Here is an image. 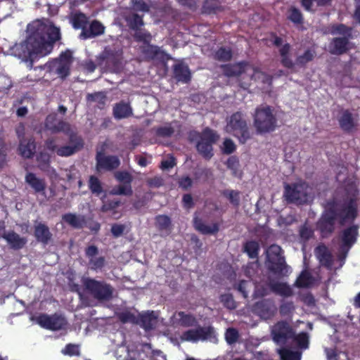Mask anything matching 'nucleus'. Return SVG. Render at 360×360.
Segmentation results:
<instances>
[{
	"instance_id": "obj_1",
	"label": "nucleus",
	"mask_w": 360,
	"mask_h": 360,
	"mask_svg": "<svg viewBox=\"0 0 360 360\" xmlns=\"http://www.w3.org/2000/svg\"><path fill=\"white\" fill-rule=\"evenodd\" d=\"M344 192V195L333 196L326 201L325 209L316 222V229L323 238L335 231L336 222L344 226L353 224L358 217L359 189L356 181H347Z\"/></svg>"
},
{
	"instance_id": "obj_2",
	"label": "nucleus",
	"mask_w": 360,
	"mask_h": 360,
	"mask_svg": "<svg viewBox=\"0 0 360 360\" xmlns=\"http://www.w3.org/2000/svg\"><path fill=\"white\" fill-rule=\"evenodd\" d=\"M28 36L25 41L27 50V61L30 68L40 57L50 53L54 43L60 39V28L50 20H35L27 25Z\"/></svg>"
},
{
	"instance_id": "obj_3",
	"label": "nucleus",
	"mask_w": 360,
	"mask_h": 360,
	"mask_svg": "<svg viewBox=\"0 0 360 360\" xmlns=\"http://www.w3.org/2000/svg\"><path fill=\"white\" fill-rule=\"evenodd\" d=\"M252 117L254 127L258 134H265L276 130L277 118L272 107L260 105L255 108Z\"/></svg>"
},
{
	"instance_id": "obj_4",
	"label": "nucleus",
	"mask_w": 360,
	"mask_h": 360,
	"mask_svg": "<svg viewBox=\"0 0 360 360\" xmlns=\"http://www.w3.org/2000/svg\"><path fill=\"white\" fill-rule=\"evenodd\" d=\"M226 131L238 139L240 144H245L252 138L245 115L240 111L233 113L227 120Z\"/></svg>"
},
{
	"instance_id": "obj_5",
	"label": "nucleus",
	"mask_w": 360,
	"mask_h": 360,
	"mask_svg": "<svg viewBox=\"0 0 360 360\" xmlns=\"http://www.w3.org/2000/svg\"><path fill=\"white\" fill-rule=\"evenodd\" d=\"M271 292L283 297L293 295L292 289L287 283L276 281L268 277L266 281H262L255 285L253 296L255 298H262Z\"/></svg>"
},
{
	"instance_id": "obj_6",
	"label": "nucleus",
	"mask_w": 360,
	"mask_h": 360,
	"mask_svg": "<svg viewBox=\"0 0 360 360\" xmlns=\"http://www.w3.org/2000/svg\"><path fill=\"white\" fill-rule=\"evenodd\" d=\"M82 284L85 290L98 301L108 302L113 297V287L104 281L84 278L82 279Z\"/></svg>"
},
{
	"instance_id": "obj_7",
	"label": "nucleus",
	"mask_w": 360,
	"mask_h": 360,
	"mask_svg": "<svg viewBox=\"0 0 360 360\" xmlns=\"http://www.w3.org/2000/svg\"><path fill=\"white\" fill-rule=\"evenodd\" d=\"M290 49L291 46L289 43H285L279 49L281 63L287 69H292L295 65L304 68L307 64L312 61L316 56V51L308 49L304 51L303 54L297 56L295 62H293L290 56Z\"/></svg>"
},
{
	"instance_id": "obj_8",
	"label": "nucleus",
	"mask_w": 360,
	"mask_h": 360,
	"mask_svg": "<svg viewBox=\"0 0 360 360\" xmlns=\"http://www.w3.org/2000/svg\"><path fill=\"white\" fill-rule=\"evenodd\" d=\"M283 197L288 203L297 205L306 204L309 198V185L305 181L286 184L284 186Z\"/></svg>"
},
{
	"instance_id": "obj_9",
	"label": "nucleus",
	"mask_w": 360,
	"mask_h": 360,
	"mask_svg": "<svg viewBox=\"0 0 360 360\" xmlns=\"http://www.w3.org/2000/svg\"><path fill=\"white\" fill-rule=\"evenodd\" d=\"M282 253L283 250L279 245H270L267 250V266L268 269L275 274L287 276L288 267Z\"/></svg>"
},
{
	"instance_id": "obj_10",
	"label": "nucleus",
	"mask_w": 360,
	"mask_h": 360,
	"mask_svg": "<svg viewBox=\"0 0 360 360\" xmlns=\"http://www.w3.org/2000/svg\"><path fill=\"white\" fill-rule=\"evenodd\" d=\"M115 178L121 184L113 187L110 193L114 195L131 196L133 194V176L127 171H118L115 172Z\"/></svg>"
},
{
	"instance_id": "obj_11",
	"label": "nucleus",
	"mask_w": 360,
	"mask_h": 360,
	"mask_svg": "<svg viewBox=\"0 0 360 360\" xmlns=\"http://www.w3.org/2000/svg\"><path fill=\"white\" fill-rule=\"evenodd\" d=\"M359 235V225L352 224L345 229L340 234V256L345 259L347 257L348 251L356 243Z\"/></svg>"
},
{
	"instance_id": "obj_12",
	"label": "nucleus",
	"mask_w": 360,
	"mask_h": 360,
	"mask_svg": "<svg viewBox=\"0 0 360 360\" xmlns=\"http://www.w3.org/2000/svg\"><path fill=\"white\" fill-rule=\"evenodd\" d=\"M37 322L42 328L51 330H61L67 325L65 318L63 315L56 313L51 316L41 314L37 316Z\"/></svg>"
},
{
	"instance_id": "obj_13",
	"label": "nucleus",
	"mask_w": 360,
	"mask_h": 360,
	"mask_svg": "<svg viewBox=\"0 0 360 360\" xmlns=\"http://www.w3.org/2000/svg\"><path fill=\"white\" fill-rule=\"evenodd\" d=\"M273 340L277 344H285L292 339L295 333L290 324L285 321H278L271 329Z\"/></svg>"
},
{
	"instance_id": "obj_14",
	"label": "nucleus",
	"mask_w": 360,
	"mask_h": 360,
	"mask_svg": "<svg viewBox=\"0 0 360 360\" xmlns=\"http://www.w3.org/2000/svg\"><path fill=\"white\" fill-rule=\"evenodd\" d=\"M214 334V329L211 326H198L195 329H190L184 332L181 336L183 341L196 342L198 340H205L210 338Z\"/></svg>"
},
{
	"instance_id": "obj_15",
	"label": "nucleus",
	"mask_w": 360,
	"mask_h": 360,
	"mask_svg": "<svg viewBox=\"0 0 360 360\" xmlns=\"http://www.w3.org/2000/svg\"><path fill=\"white\" fill-rule=\"evenodd\" d=\"M254 311L262 319H271L277 312V307L272 299H263L257 302L253 306Z\"/></svg>"
},
{
	"instance_id": "obj_16",
	"label": "nucleus",
	"mask_w": 360,
	"mask_h": 360,
	"mask_svg": "<svg viewBox=\"0 0 360 360\" xmlns=\"http://www.w3.org/2000/svg\"><path fill=\"white\" fill-rule=\"evenodd\" d=\"M70 144L59 147L56 154L60 157H68L82 150L84 147V141L76 134H71L69 139Z\"/></svg>"
},
{
	"instance_id": "obj_17",
	"label": "nucleus",
	"mask_w": 360,
	"mask_h": 360,
	"mask_svg": "<svg viewBox=\"0 0 360 360\" xmlns=\"http://www.w3.org/2000/svg\"><path fill=\"white\" fill-rule=\"evenodd\" d=\"M96 160L98 170L112 171L120 165V160L116 155H105L98 152L96 154Z\"/></svg>"
},
{
	"instance_id": "obj_18",
	"label": "nucleus",
	"mask_w": 360,
	"mask_h": 360,
	"mask_svg": "<svg viewBox=\"0 0 360 360\" xmlns=\"http://www.w3.org/2000/svg\"><path fill=\"white\" fill-rule=\"evenodd\" d=\"M84 252L86 257L89 259V266L91 270L97 271L105 266L104 257H96L98 254V248L96 245H89L85 248Z\"/></svg>"
},
{
	"instance_id": "obj_19",
	"label": "nucleus",
	"mask_w": 360,
	"mask_h": 360,
	"mask_svg": "<svg viewBox=\"0 0 360 360\" xmlns=\"http://www.w3.org/2000/svg\"><path fill=\"white\" fill-rule=\"evenodd\" d=\"M250 66L247 61L243 60L235 63L224 64L220 66L224 76L227 77H239Z\"/></svg>"
},
{
	"instance_id": "obj_20",
	"label": "nucleus",
	"mask_w": 360,
	"mask_h": 360,
	"mask_svg": "<svg viewBox=\"0 0 360 360\" xmlns=\"http://www.w3.org/2000/svg\"><path fill=\"white\" fill-rule=\"evenodd\" d=\"M34 236L37 242L46 245L52 240L53 235L46 224L35 221L34 225Z\"/></svg>"
},
{
	"instance_id": "obj_21",
	"label": "nucleus",
	"mask_w": 360,
	"mask_h": 360,
	"mask_svg": "<svg viewBox=\"0 0 360 360\" xmlns=\"http://www.w3.org/2000/svg\"><path fill=\"white\" fill-rule=\"evenodd\" d=\"M70 64L61 63L60 61L51 60L41 65L39 68L41 70H46L49 71L56 70V73L63 79L67 77L70 73Z\"/></svg>"
},
{
	"instance_id": "obj_22",
	"label": "nucleus",
	"mask_w": 360,
	"mask_h": 360,
	"mask_svg": "<svg viewBox=\"0 0 360 360\" xmlns=\"http://www.w3.org/2000/svg\"><path fill=\"white\" fill-rule=\"evenodd\" d=\"M352 39L347 37L333 38L329 46L330 53L338 56L346 53L350 49L349 40Z\"/></svg>"
},
{
	"instance_id": "obj_23",
	"label": "nucleus",
	"mask_w": 360,
	"mask_h": 360,
	"mask_svg": "<svg viewBox=\"0 0 360 360\" xmlns=\"http://www.w3.org/2000/svg\"><path fill=\"white\" fill-rule=\"evenodd\" d=\"M173 75L174 79L184 84H188L191 80V73L187 65L183 63H176L173 65Z\"/></svg>"
},
{
	"instance_id": "obj_24",
	"label": "nucleus",
	"mask_w": 360,
	"mask_h": 360,
	"mask_svg": "<svg viewBox=\"0 0 360 360\" xmlns=\"http://www.w3.org/2000/svg\"><path fill=\"white\" fill-rule=\"evenodd\" d=\"M1 237L5 239L13 250H20L23 248L27 243L25 237H21L14 231L8 233H4Z\"/></svg>"
},
{
	"instance_id": "obj_25",
	"label": "nucleus",
	"mask_w": 360,
	"mask_h": 360,
	"mask_svg": "<svg viewBox=\"0 0 360 360\" xmlns=\"http://www.w3.org/2000/svg\"><path fill=\"white\" fill-rule=\"evenodd\" d=\"M105 27L99 21L94 20L87 25L86 30L81 32L79 38L81 39H91L96 36H99L104 32Z\"/></svg>"
},
{
	"instance_id": "obj_26",
	"label": "nucleus",
	"mask_w": 360,
	"mask_h": 360,
	"mask_svg": "<svg viewBox=\"0 0 360 360\" xmlns=\"http://www.w3.org/2000/svg\"><path fill=\"white\" fill-rule=\"evenodd\" d=\"M112 114L116 120L128 118L133 115V109L129 103L121 101L114 105Z\"/></svg>"
},
{
	"instance_id": "obj_27",
	"label": "nucleus",
	"mask_w": 360,
	"mask_h": 360,
	"mask_svg": "<svg viewBox=\"0 0 360 360\" xmlns=\"http://www.w3.org/2000/svg\"><path fill=\"white\" fill-rule=\"evenodd\" d=\"M44 125L46 129L52 133L65 131L69 129V124L63 121L57 122L56 115H49L45 120Z\"/></svg>"
},
{
	"instance_id": "obj_28",
	"label": "nucleus",
	"mask_w": 360,
	"mask_h": 360,
	"mask_svg": "<svg viewBox=\"0 0 360 360\" xmlns=\"http://www.w3.org/2000/svg\"><path fill=\"white\" fill-rule=\"evenodd\" d=\"M137 324L146 331L153 329L158 323V317L153 311L139 314Z\"/></svg>"
},
{
	"instance_id": "obj_29",
	"label": "nucleus",
	"mask_w": 360,
	"mask_h": 360,
	"mask_svg": "<svg viewBox=\"0 0 360 360\" xmlns=\"http://www.w3.org/2000/svg\"><path fill=\"white\" fill-rule=\"evenodd\" d=\"M18 150L20 155L24 158H32L36 151V143L34 139L20 140Z\"/></svg>"
},
{
	"instance_id": "obj_30",
	"label": "nucleus",
	"mask_w": 360,
	"mask_h": 360,
	"mask_svg": "<svg viewBox=\"0 0 360 360\" xmlns=\"http://www.w3.org/2000/svg\"><path fill=\"white\" fill-rule=\"evenodd\" d=\"M193 226L196 231L204 235L215 234L219 230L217 223H214L212 226L206 225L198 217L193 218Z\"/></svg>"
},
{
	"instance_id": "obj_31",
	"label": "nucleus",
	"mask_w": 360,
	"mask_h": 360,
	"mask_svg": "<svg viewBox=\"0 0 360 360\" xmlns=\"http://www.w3.org/2000/svg\"><path fill=\"white\" fill-rule=\"evenodd\" d=\"M316 253L319 262L322 266L327 269H330L332 267L333 262V256L326 245H319L316 248Z\"/></svg>"
},
{
	"instance_id": "obj_32",
	"label": "nucleus",
	"mask_w": 360,
	"mask_h": 360,
	"mask_svg": "<svg viewBox=\"0 0 360 360\" xmlns=\"http://www.w3.org/2000/svg\"><path fill=\"white\" fill-rule=\"evenodd\" d=\"M338 122L340 128L346 132L352 131L356 127L353 115L348 110L342 112L338 119Z\"/></svg>"
},
{
	"instance_id": "obj_33",
	"label": "nucleus",
	"mask_w": 360,
	"mask_h": 360,
	"mask_svg": "<svg viewBox=\"0 0 360 360\" xmlns=\"http://www.w3.org/2000/svg\"><path fill=\"white\" fill-rule=\"evenodd\" d=\"M25 182L34 189L35 193L44 192L46 189L45 181L37 177L36 174L32 172L26 174Z\"/></svg>"
},
{
	"instance_id": "obj_34",
	"label": "nucleus",
	"mask_w": 360,
	"mask_h": 360,
	"mask_svg": "<svg viewBox=\"0 0 360 360\" xmlns=\"http://www.w3.org/2000/svg\"><path fill=\"white\" fill-rule=\"evenodd\" d=\"M63 220L75 229H82L85 224V217L83 215H77L73 213H67L63 215Z\"/></svg>"
},
{
	"instance_id": "obj_35",
	"label": "nucleus",
	"mask_w": 360,
	"mask_h": 360,
	"mask_svg": "<svg viewBox=\"0 0 360 360\" xmlns=\"http://www.w3.org/2000/svg\"><path fill=\"white\" fill-rule=\"evenodd\" d=\"M141 53L148 60L157 59L164 55V51L159 46L153 45L150 43L145 44L141 47Z\"/></svg>"
},
{
	"instance_id": "obj_36",
	"label": "nucleus",
	"mask_w": 360,
	"mask_h": 360,
	"mask_svg": "<svg viewBox=\"0 0 360 360\" xmlns=\"http://www.w3.org/2000/svg\"><path fill=\"white\" fill-rule=\"evenodd\" d=\"M70 22L75 30H82V32L86 30L89 25L87 16L81 12L73 14L70 18Z\"/></svg>"
},
{
	"instance_id": "obj_37",
	"label": "nucleus",
	"mask_w": 360,
	"mask_h": 360,
	"mask_svg": "<svg viewBox=\"0 0 360 360\" xmlns=\"http://www.w3.org/2000/svg\"><path fill=\"white\" fill-rule=\"evenodd\" d=\"M353 28L345 24H333L330 27V33L332 35H342L341 37L353 38Z\"/></svg>"
},
{
	"instance_id": "obj_38",
	"label": "nucleus",
	"mask_w": 360,
	"mask_h": 360,
	"mask_svg": "<svg viewBox=\"0 0 360 360\" xmlns=\"http://www.w3.org/2000/svg\"><path fill=\"white\" fill-rule=\"evenodd\" d=\"M243 252H245L249 258L257 259L260 250L259 243L253 240H248L243 243Z\"/></svg>"
},
{
	"instance_id": "obj_39",
	"label": "nucleus",
	"mask_w": 360,
	"mask_h": 360,
	"mask_svg": "<svg viewBox=\"0 0 360 360\" xmlns=\"http://www.w3.org/2000/svg\"><path fill=\"white\" fill-rule=\"evenodd\" d=\"M287 19L295 25H302L304 18L301 11L295 6H290L287 11Z\"/></svg>"
},
{
	"instance_id": "obj_40",
	"label": "nucleus",
	"mask_w": 360,
	"mask_h": 360,
	"mask_svg": "<svg viewBox=\"0 0 360 360\" xmlns=\"http://www.w3.org/2000/svg\"><path fill=\"white\" fill-rule=\"evenodd\" d=\"M221 195L226 198L233 207H238L240 205V192L239 191L225 189L222 191Z\"/></svg>"
},
{
	"instance_id": "obj_41",
	"label": "nucleus",
	"mask_w": 360,
	"mask_h": 360,
	"mask_svg": "<svg viewBox=\"0 0 360 360\" xmlns=\"http://www.w3.org/2000/svg\"><path fill=\"white\" fill-rule=\"evenodd\" d=\"M196 148L205 159L210 160L214 155L212 145L205 141L200 140L196 145Z\"/></svg>"
},
{
	"instance_id": "obj_42",
	"label": "nucleus",
	"mask_w": 360,
	"mask_h": 360,
	"mask_svg": "<svg viewBox=\"0 0 360 360\" xmlns=\"http://www.w3.org/2000/svg\"><path fill=\"white\" fill-rule=\"evenodd\" d=\"M233 53L229 47L221 46L214 53V58L218 61L228 62L232 59Z\"/></svg>"
},
{
	"instance_id": "obj_43",
	"label": "nucleus",
	"mask_w": 360,
	"mask_h": 360,
	"mask_svg": "<svg viewBox=\"0 0 360 360\" xmlns=\"http://www.w3.org/2000/svg\"><path fill=\"white\" fill-rule=\"evenodd\" d=\"M312 281L313 278L311 274L309 271L304 270L296 279L295 285L297 288H308L311 285Z\"/></svg>"
},
{
	"instance_id": "obj_44",
	"label": "nucleus",
	"mask_w": 360,
	"mask_h": 360,
	"mask_svg": "<svg viewBox=\"0 0 360 360\" xmlns=\"http://www.w3.org/2000/svg\"><path fill=\"white\" fill-rule=\"evenodd\" d=\"M177 316L179 324L183 327H192L197 324V320L192 314H186L184 311H179Z\"/></svg>"
},
{
	"instance_id": "obj_45",
	"label": "nucleus",
	"mask_w": 360,
	"mask_h": 360,
	"mask_svg": "<svg viewBox=\"0 0 360 360\" xmlns=\"http://www.w3.org/2000/svg\"><path fill=\"white\" fill-rule=\"evenodd\" d=\"M155 224L159 231H170L172 221L167 215L160 214L155 217Z\"/></svg>"
},
{
	"instance_id": "obj_46",
	"label": "nucleus",
	"mask_w": 360,
	"mask_h": 360,
	"mask_svg": "<svg viewBox=\"0 0 360 360\" xmlns=\"http://www.w3.org/2000/svg\"><path fill=\"white\" fill-rule=\"evenodd\" d=\"M134 38L136 41L142 42L145 44L150 43L153 37L148 31L141 27L134 31Z\"/></svg>"
},
{
	"instance_id": "obj_47",
	"label": "nucleus",
	"mask_w": 360,
	"mask_h": 360,
	"mask_svg": "<svg viewBox=\"0 0 360 360\" xmlns=\"http://www.w3.org/2000/svg\"><path fill=\"white\" fill-rule=\"evenodd\" d=\"M117 317L122 323H131L137 324L139 322L138 316H136L134 314L128 310L117 313Z\"/></svg>"
},
{
	"instance_id": "obj_48",
	"label": "nucleus",
	"mask_w": 360,
	"mask_h": 360,
	"mask_svg": "<svg viewBox=\"0 0 360 360\" xmlns=\"http://www.w3.org/2000/svg\"><path fill=\"white\" fill-rule=\"evenodd\" d=\"M281 360H300L301 354L286 348H281L278 351Z\"/></svg>"
},
{
	"instance_id": "obj_49",
	"label": "nucleus",
	"mask_w": 360,
	"mask_h": 360,
	"mask_svg": "<svg viewBox=\"0 0 360 360\" xmlns=\"http://www.w3.org/2000/svg\"><path fill=\"white\" fill-rule=\"evenodd\" d=\"M127 22L129 28L134 31L141 28L144 25L143 17L138 13L132 14L127 19Z\"/></svg>"
},
{
	"instance_id": "obj_50",
	"label": "nucleus",
	"mask_w": 360,
	"mask_h": 360,
	"mask_svg": "<svg viewBox=\"0 0 360 360\" xmlns=\"http://www.w3.org/2000/svg\"><path fill=\"white\" fill-rule=\"evenodd\" d=\"M89 188L92 193L99 195L103 191L101 183L98 177L92 175L89 179Z\"/></svg>"
},
{
	"instance_id": "obj_51",
	"label": "nucleus",
	"mask_w": 360,
	"mask_h": 360,
	"mask_svg": "<svg viewBox=\"0 0 360 360\" xmlns=\"http://www.w3.org/2000/svg\"><path fill=\"white\" fill-rule=\"evenodd\" d=\"M219 139L217 134L210 128H206L202 131L200 140L206 143L214 144Z\"/></svg>"
},
{
	"instance_id": "obj_52",
	"label": "nucleus",
	"mask_w": 360,
	"mask_h": 360,
	"mask_svg": "<svg viewBox=\"0 0 360 360\" xmlns=\"http://www.w3.org/2000/svg\"><path fill=\"white\" fill-rule=\"evenodd\" d=\"M250 288V281L245 280H241L238 282V283H236L233 285V288L240 292L244 298L248 297Z\"/></svg>"
},
{
	"instance_id": "obj_53",
	"label": "nucleus",
	"mask_w": 360,
	"mask_h": 360,
	"mask_svg": "<svg viewBox=\"0 0 360 360\" xmlns=\"http://www.w3.org/2000/svg\"><path fill=\"white\" fill-rule=\"evenodd\" d=\"M295 310V306L292 302H283L279 307V312L282 316H288L292 314Z\"/></svg>"
},
{
	"instance_id": "obj_54",
	"label": "nucleus",
	"mask_w": 360,
	"mask_h": 360,
	"mask_svg": "<svg viewBox=\"0 0 360 360\" xmlns=\"http://www.w3.org/2000/svg\"><path fill=\"white\" fill-rule=\"evenodd\" d=\"M301 349H307L309 347V335L307 333L302 332L294 335L292 338Z\"/></svg>"
},
{
	"instance_id": "obj_55",
	"label": "nucleus",
	"mask_w": 360,
	"mask_h": 360,
	"mask_svg": "<svg viewBox=\"0 0 360 360\" xmlns=\"http://www.w3.org/2000/svg\"><path fill=\"white\" fill-rule=\"evenodd\" d=\"M253 70V74L251 77L252 79H262V81L263 83H271L272 80L271 76L266 74L265 72H263L260 71L257 68H252Z\"/></svg>"
},
{
	"instance_id": "obj_56",
	"label": "nucleus",
	"mask_w": 360,
	"mask_h": 360,
	"mask_svg": "<svg viewBox=\"0 0 360 360\" xmlns=\"http://www.w3.org/2000/svg\"><path fill=\"white\" fill-rule=\"evenodd\" d=\"M220 301L223 305L229 309L236 308V304L231 294H224L220 296Z\"/></svg>"
},
{
	"instance_id": "obj_57",
	"label": "nucleus",
	"mask_w": 360,
	"mask_h": 360,
	"mask_svg": "<svg viewBox=\"0 0 360 360\" xmlns=\"http://www.w3.org/2000/svg\"><path fill=\"white\" fill-rule=\"evenodd\" d=\"M202 13L206 14H212L216 13L217 11H221V7L220 6L217 5L216 4H213L210 0L205 1L202 5Z\"/></svg>"
},
{
	"instance_id": "obj_58",
	"label": "nucleus",
	"mask_w": 360,
	"mask_h": 360,
	"mask_svg": "<svg viewBox=\"0 0 360 360\" xmlns=\"http://www.w3.org/2000/svg\"><path fill=\"white\" fill-rule=\"evenodd\" d=\"M62 353L70 356H79L80 355L79 345L69 343L65 345V348L62 350Z\"/></svg>"
},
{
	"instance_id": "obj_59",
	"label": "nucleus",
	"mask_w": 360,
	"mask_h": 360,
	"mask_svg": "<svg viewBox=\"0 0 360 360\" xmlns=\"http://www.w3.org/2000/svg\"><path fill=\"white\" fill-rule=\"evenodd\" d=\"M239 338L238 331L233 328H229L225 333V339L228 344L232 345L237 342Z\"/></svg>"
},
{
	"instance_id": "obj_60",
	"label": "nucleus",
	"mask_w": 360,
	"mask_h": 360,
	"mask_svg": "<svg viewBox=\"0 0 360 360\" xmlns=\"http://www.w3.org/2000/svg\"><path fill=\"white\" fill-rule=\"evenodd\" d=\"M121 204L119 200H108L103 202V205L101 207V210L103 212H108L117 208Z\"/></svg>"
},
{
	"instance_id": "obj_61",
	"label": "nucleus",
	"mask_w": 360,
	"mask_h": 360,
	"mask_svg": "<svg viewBox=\"0 0 360 360\" xmlns=\"http://www.w3.org/2000/svg\"><path fill=\"white\" fill-rule=\"evenodd\" d=\"M259 264L256 262H250L245 269V275L250 279H253L257 273Z\"/></svg>"
},
{
	"instance_id": "obj_62",
	"label": "nucleus",
	"mask_w": 360,
	"mask_h": 360,
	"mask_svg": "<svg viewBox=\"0 0 360 360\" xmlns=\"http://www.w3.org/2000/svg\"><path fill=\"white\" fill-rule=\"evenodd\" d=\"M86 100L89 102H97L100 105H105V96L102 92L89 94L86 96Z\"/></svg>"
},
{
	"instance_id": "obj_63",
	"label": "nucleus",
	"mask_w": 360,
	"mask_h": 360,
	"mask_svg": "<svg viewBox=\"0 0 360 360\" xmlns=\"http://www.w3.org/2000/svg\"><path fill=\"white\" fill-rule=\"evenodd\" d=\"M174 133V129L171 126H163L157 128L156 134L160 137H170Z\"/></svg>"
},
{
	"instance_id": "obj_64",
	"label": "nucleus",
	"mask_w": 360,
	"mask_h": 360,
	"mask_svg": "<svg viewBox=\"0 0 360 360\" xmlns=\"http://www.w3.org/2000/svg\"><path fill=\"white\" fill-rule=\"evenodd\" d=\"M179 187L184 191L188 190L193 185V180L188 176H181L177 181Z\"/></svg>"
}]
</instances>
